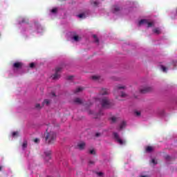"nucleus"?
I'll return each mask as SVG.
<instances>
[{
	"mask_svg": "<svg viewBox=\"0 0 177 177\" xmlns=\"http://www.w3.org/2000/svg\"><path fill=\"white\" fill-rule=\"evenodd\" d=\"M56 132L53 131V130H52V127L49 126L44 135V139H45L46 143L48 145H53V143L56 142Z\"/></svg>",
	"mask_w": 177,
	"mask_h": 177,
	"instance_id": "nucleus-1",
	"label": "nucleus"
},
{
	"mask_svg": "<svg viewBox=\"0 0 177 177\" xmlns=\"http://www.w3.org/2000/svg\"><path fill=\"white\" fill-rule=\"evenodd\" d=\"M177 68V60L174 59L171 62H165L160 64V69L162 73H167L168 70H174Z\"/></svg>",
	"mask_w": 177,
	"mask_h": 177,
	"instance_id": "nucleus-2",
	"label": "nucleus"
},
{
	"mask_svg": "<svg viewBox=\"0 0 177 177\" xmlns=\"http://www.w3.org/2000/svg\"><path fill=\"white\" fill-rule=\"evenodd\" d=\"M113 139L118 145H120V146H124L127 145V140L125 138L120 136V134L117 132L113 133Z\"/></svg>",
	"mask_w": 177,
	"mask_h": 177,
	"instance_id": "nucleus-3",
	"label": "nucleus"
},
{
	"mask_svg": "<svg viewBox=\"0 0 177 177\" xmlns=\"http://www.w3.org/2000/svg\"><path fill=\"white\" fill-rule=\"evenodd\" d=\"M138 26H145V27H147V28L154 27V22L149 19H141L138 21Z\"/></svg>",
	"mask_w": 177,
	"mask_h": 177,
	"instance_id": "nucleus-4",
	"label": "nucleus"
},
{
	"mask_svg": "<svg viewBox=\"0 0 177 177\" xmlns=\"http://www.w3.org/2000/svg\"><path fill=\"white\" fill-rule=\"evenodd\" d=\"M30 30H35L37 34H42L44 32V29L42 26L39 25L38 23H34L30 26Z\"/></svg>",
	"mask_w": 177,
	"mask_h": 177,
	"instance_id": "nucleus-5",
	"label": "nucleus"
},
{
	"mask_svg": "<svg viewBox=\"0 0 177 177\" xmlns=\"http://www.w3.org/2000/svg\"><path fill=\"white\" fill-rule=\"evenodd\" d=\"M97 102H100L101 103L102 107L104 109H108V107H110V101L109 100V98L104 97L102 101L99 99H95V102L97 103Z\"/></svg>",
	"mask_w": 177,
	"mask_h": 177,
	"instance_id": "nucleus-6",
	"label": "nucleus"
},
{
	"mask_svg": "<svg viewBox=\"0 0 177 177\" xmlns=\"http://www.w3.org/2000/svg\"><path fill=\"white\" fill-rule=\"evenodd\" d=\"M61 71H62V66H57L55 68V73L50 75L51 80H59L60 78Z\"/></svg>",
	"mask_w": 177,
	"mask_h": 177,
	"instance_id": "nucleus-7",
	"label": "nucleus"
},
{
	"mask_svg": "<svg viewBox=\"0 0 177 177\" xmlns=\"http://www.w3.org/2000/svg\"><path fill=\"white\" fill-rule=\"evenodd\" d=\"M111 13L115 15L116 16H120L121 15V7L119 6H113L111 8Z\"/></svg>",
	"mask_w": 177,
	"mask_h": 177,
	"instance_id": "nucleus-8",
	"label": "nucleus"
},
{
	"mask_svg": "<svg viewBox=\"0 0 177 177\" xmlns=\"http://www.w3.org/2000/svg\"><path fill=\"white\" fill-rule=\"evenodd\" d=\"M152 88L150 86L145 85V86H142L139 91L141 93H147V92H150L151 91Z\"/></svg>",
	"mask_w": 177,
	"mask_h": 177,
	"instance_id": "nucleus-9",
	"label": "nucleus"
},
{
	"mask_svg": "<svg viewBox=\"0 0 177 177\" xmlns=\"http://www.w3.org/2000/svg\"><path fill=\"white\" fill-rule=\"evenodd\" d=\"M10 136L14 139H16L19 136H21V131H20V130L12 131L10 132Z\"/></svg>",
	"mask_w": 177,
	"mask_h": 177,
	"instance_id": "nucleus-10",
	"label": "nucleus"
},
{
	"mask_svg": "<svg viewBox=\"0 0 177 177\" xmlns=\"http://www.w3.org/2000/svg\"><path fill=\"white\" fill-rule=\"evenodd\" d=\"M21 67H23V62H15L12 65V68L14 71H17L18 70H20Z\"/></svg>",
	"mask_w": 177,
	"mask_h": 177,
	"instance_id": "nucleus-11",
	"label": "nucleus"
},
{
	"mask_svg": "<svg viewBox=\"0 0 177 177\" xmlns=\"http://www.w3.org/2000/svg\"><path fill=\"white\" fill-rule=\"evenodd\" d=\"M89 14H90L89 10H84L80 14H78L77 15V17H78V19H86V17H88Z\"/></svg>",
	"mask_w": 177,
	"mask_h": 177,
	"instance_id": "nucleus-12",
	"label": "nucleus"
},
{
	"mask_svg": "<svg viewBox=\"0 0 177 177\" xmlns=\"http://www.w3.org/2000/svg\"><path fill=\"white\" fill-rule=\"evenodd\" d=\"M52 154V151L50 150H46L44 152L43 157L46 161H49L50 160V155Z\"/></svg>",
	"mask_w": 177,
	"mask_h": 177,
	"instance_id": "nucleus-13",
	"label": "nucleus"
},
{
	"mask_svg": "<svg viewBox=\"0 0 177 177\" xmlns=\"http://www.w3.org/2000/svg\"><path fill=\"white\" fill-rule=\"evenodd\" d=\"M59 12V8L54 7L49 10V15L50 16H55Z\"/></svg>",
	"mask_w": 177,
	"mask_h": 177,
	"instance_id": "nucleus-14",
	"label": "nucleus"
},
{
	"mask_svg": "<svg viewBox=\"0 0 177 177\" xmlns=\"http://www.w3.org/2000/svg\"><path fill=\"white\" fill-rule=\"evenodd\" d=\"M72 40L74 42H80V41L81 40V37L80 35H78V34L75 33L72 37Z\"/></svg>",
	"mask_w": 177,
	"mask_h": 177,
	"instance_id": "nucleus-15",
	"label": "nucleus"
},
{
	"mask_svg": "<svg viewBox=\"0 0 177 177\" xmlns=\"http://www.w3.org/2000/svg\"><path fill=\"white\" fill-rule=\"evenodd\" d=\"M77 147L79 149V150H84V149H85V142L83 141L79 142Z\"/></svg>",
	"mask_w": 177,
	"mask_h": 177,
	"instance_id": "nucleus-16",
	"label": "nucleus"
},
{
	"mask_svg": "<svg viewBox=\"0 0 177 177\" xmlns=\"http://www.w3.org/2000/svg\"><path fill=\"white\" fill-rule=\"evenodd\" d=\"M28 145V142H27V140H24V141L22 142L21 147V149H22V150H23L24 151V150H26V149H27Z\"/></svg>",
	"mask_w": 177,
	"mask_h": 177,
	"instance_id": "nucleus-17",
	"label": "nucleus"
},
{
	"mask_svg": "<svg viewBox=\"0 0 177 177\" xmlns=\"http://www.w3.org/2000/svg\"><path fill=\"white\" fill-rule=\"evenodd\" d=\"M125 127H127V122L125 121H122L119 126V130L121 131L124 129Z\"/></svg>",
	"mask_w": 177,
	"mask_h": 177,
	"instance_id": "nucleus-18",
	"label": "nucleus"
},
{
	"mask_svg": "<svg viewBox=\"0 0 177 177\" xmlns=\"http://www.w3.org/2000/svg\"><path fill=\"white\" fill-rule=\"evenodd\" d=\"M154 150V147L152 146H148L146 147V151L147 153H151Z\"/></svg>",
	"mask_w": 177,
	"mask_h": 177,
	"instance_id": "nucleus-19",
	"label": "nucleus"
},
{
	"mask_svg": "<svg viewBox=\"0 0 177 177\" xmlns=\"http://www.w3.org/2000/svg\"><path fill=\"white\" fill-rule=\"evenodd\" d=\"M99 0H91V5L94 7L99 6Z\"/></svg>",
	"mask_w": 177,
	"mask_h": 177,
	"instance_id": "nucleus-20",
	"label": "nucleus"
},
{
	"mask_svg": "<svg viewBox=\"0 0 177 177\" xmlns=\"http://www.w3.org/2000/svg\"><path fill=\"white\" fill-rule=\"evenodd\" d=\"M50 104V100L46 99L42 103V106H49Z\"/></svg>",
	"mask_w": 177,
	"mask_h": 177,
	"instance_id": "nucleus-21",
	"label": "nucleus"
},
{
	"mask_svg": "<svg viewBox=\"0 0 177 177\" xmlns=\"http://www.w3.org/2000/svg\"><path fill=\"white\" fill-rule=\"evenodd\" d=\"M159 115H160V117H167V113H165V110L162 109L159 111Z\"/></svg>",
	"mask_w": 177,
	"mask_h": 177,
	"instance_id": "nucleus-22",
	"label": "nucleus"
},
{
	"mask_svg": "<svg viewBox=\"0 0 177 177\" xmlns=\"http://www.w3.org/2000/svg\"><path fill=\"white\" fill-rule=\"evenodd\" d=\"M153 32L154 34H161V29L160 28H155L153 29Z\"/></svg>",
	"mask_w": 177,
	"mask_h": 177,
	"instance_id": "nucleus-23",
	"label": "nucleus"
},
{
	"mask_svg": "<svg viewBox=\"0 0 177 177\" xmlns=\"http://www.w3.org/2000/svg\"><path fill=\"white\" fill-rule=\"evenodd\" d=\"M120 89H125V86L122 85V84H118V85L115 87V91H120Z\"/></svg>",
	"mask_w": 177,
	"mask_h": 177,
	"instance_id": "nucleus-24",
	"label": "nucleus"
},
{
	"mask_svg": "<svg viewBox=\"0 0 177 177\" xmlns=\"http://www.w3.org/2000/svg\"><path fill=\"white\" fill-rule=\"evenodd\" d=\"M109 91L106 88H102V91H101V94L102 95H109Z\"/></svg>",
	"mask_w": 177,
	"mask_h": 177,
	"instance_id": "nucleus-25",
	"label": "nucleus"
},
{
	"mask_svg": "<svg viewBox=\"0 0 177 177\" xmlns=\"http://www.w3.org/2000/svg\"><path fill=\"white\" fill-rule=\"evenodd\" d=\"M24 21H26L24 17H19L17 21V24H21V23H24Z\"/></svg>",
	"mask_w": 177,
	"mask_h": 177,
	"instance_id": "nucleus-26",
	"label": "nucleus"
},
{
	"mask_svg": "<svg viewBox=\"0 0 177 177\" xmlns=\"http://www.w3.org/2000/svg\"><path fill=\"white\" fill-rule=\"evenodd\" d=\"M88 151L89 154H92L93 156H95V154H96V150H95V149H90Z\"/></svg>",
	"mask_w": 177,
	"mask_h": 177,
	"instance_id": "nucleus-27",
	"label": "nucleus"
},
{
	"mask_svg": "<svg viewBox=\"0 0 177 177\" xmlns=\"http://www.w3.org/2000/svg\"><path fill=\"white\" fill-rule=\"evenodd\" d=\"M91 78L92 80H93V81H97V80L100 78V76L97 75H93Z\"/></svg>",
	"mask_w": 177,
	"mask_h": 177,
	"instance_id": "nucleus-28",
	"label": "nucleus"
},
{
	"mask_svg": "<svg viewBox=\"0 0 177 177\" xmlns=\"http://www.w3.org/2000/svg\"><path fill=\"white\" fill-rule=\"evenodd\" d=\"M82 91H84V88L78 87L76 88L75 92V93H79V92H82Z\"/></svg>",
	"mask_w": 177,
	"mask_h": 177,
	"instance_id": "nucleus-29",
	"label": "nucleus"
},
{
	"mask_svg": "<svg viewBox=\"0 0 177 177\" xmlns=\"http://www.w3.org/2000/svg\"><path fill=\"white\" fill-rule=\"evenodd\" d=\"M140 111H134V115H136V117H140Z\"/></svg>",
	"mask_w": 177,
	"mask_h": 177,
	"instance_id": "nucleus-30",
	"label": "nucleus"
},
{
	"mask_svg": "<svg viewBox=\"0 0 177 177\" xmlns=\"http://www.w3.org/2000/svg\"><path fill=\"white\" fill-rule=\"evenodd\" d=\"M151 164H153V165H156V164H157V159L155 158H151Z\"/></svg>",
	"mask_w": 177,
	"mask_h": 177,
	"instance_id": "nucleus-31",
	"label": "nucleus"
},
{
	"mask_svg": "<svg viewBox=\"0 0 177 177\" xmlns=\"http://www.w3.org/2000/svg\"><path fill=\"white\" fill-rule=\"evenodd\" d=\"M75 102L77 104H81V103H82V100L80 98H76L75 100Z\"/></svg>",
	"mask_w": 177,
	"mask_h": 177,
	"instance_id": "nucleus-32",
	"label": "nucleus"
},
{
	"mask_svg": "<svg viewBox=\"0 0 177 177\" xmlns=\"http://www.w3.org/2000/svg\"><path fill=\"white\" fill-rule=\"evenodd\" d=\"M97 176L98 177H104V174L103 172H102V171H98V172H97Z\"/></svg>",
	"mask_w": 177,
	"mask_h": 177,
	"instance_id": "nucleus-33",
	"label": "nucleus"
},
{
	"mask_svg": "<svg viewBox=\"0 0 177 177\" xmlns=\"http://www.w3.org/2000/svg\"><path fill=\"white\" fill-rule=\"evenodd\" d=\"M29 67L30 68H34V67H35V63H34V62L30 63L29 65Z\"/></svg>",
	"mask_w": 177,
	"mask_h": 177,
	"instance_id": "nucleus-34",
	"label": "nucleus"
},
{
	"mask_svg": "<svg viewBox=\"0 0 177 177\" xmlns=\"http://www.w3.org/2000/svg\"><path fill=\"white\" fill-rule=\"evenodd\" d=\"M111 120L112 122H115V121H117V118L115 116H113L112 118H111Z\"/></svg>",
	"mask_w": 177,
	"mask_h": 177,
	"instance_id": "nucleus-35",
	"label": "nucleus"
},
{
	"mask_svg": "<svg viewBox=\"0 0 177 177\" xmlns=\"http://www.w3.org/2000/svg\"><path fill=\"white\" fill-rule=\"evenodd\" d=\"M120 97H127V93L124 92L121 93Z\"/></svg>",
	"mask_w": 177,
	"mask_h": 177,
	"instance_id": "nucleus-36",
	"label": "nucleus"
},
{
	"mask_svg": "<svg viewBox=\"0 0 177 177\" xmlns=\"http://www.w3.org/2000/svg\"><path fill=\"white\" fill-rule=\"evenodd\" d=\"M93 38H94L95 42H99V39H97V37L96 35H93Z\"/></svg>",
	"mask_w": 177,
	"mask_h": 177,
	"instance_id": "nucleus-37",
	"label": "nucleus"
},
{
	"mask_svg": "<svg viewBox=\"0 0 177 177\" xmlns=\"http://www.w3.org/2000/svg\"><path fill=\"white\" fill-rule=\"evenodd\" d=\"M35 107H36V109H41V104H36Z\"/></svg>",
	"mask_w": 177,
	"mask_h": 177,
	"instance_id": "nucleus-38",
	"label": "nucleus"
},
{
	"mask_svg": "<svg viewBox=\"0 0 177 177\" xmlns=\"http://www.w3.org/2000/svg\"><path fill=\"white\" fill-rule=\"evenodd\" d=\"M34 142H35V143H39V138H35L34 140Z\"/></svg>",
	"mask_w": 177,
	"mask_h": 177,
	"instance_id": "nucleus-39",
	"label": "nucleus"
},
{
	"mask_svg": "<svg viewBox=\"0 0 177 177\" xmlns=\"http://www.w3.org/2000/svg\"><path fill=\"white\" fill-rule=\"evenodd\" d=\"M74 78V76H68V80H69V81H71V80H73Z\"/></svg>",
	"mask_w": 177,
	"mask_h": 177,
	"instance_id": "nucleus-40",
	"label": "nucleus"
},
{
	"mask_svg": "<svg viewBox=\"0 0 177 177\" xmlns=\"http://www.w3.org/2000/svg\"><path fill=\"white\" fill-rule=\"evenodd\" d=\"M140 177H149L148 175L141 174Z\"/></svg>",
	"mask_w": 177,
	"mask_h": 177,
	"instance_id": "nucleus-41",
	"label": "nucleus"
},
{
	"mask_svg": "<svg viewBox=\"0 0 177 177\" xmlns=\"http://www.w3.org/2000/svg\"><path fill=\"white\" fill-rule=\"evenodd\" d=\"M165 158H166V160H169L170 157H169V156L167 155V156H165Z\"/></svg>",
	"mask_w": 177,
	"mask_h": 177,
	"instance_id": "nucleus-42",
	"label": "nucleus"
},
{
	"mask_svg": "<svg viewBox=\"0 0 177 177\" xmlns=\"http://www.w3.org/2000/svg\"><path fill=\"white\" fill-rule=\"evenodd\" d=\"M3 168V167H2V166H0V172H1V171H2V169Z\"/></svg>",
	"mask_w": 177,
	"mask_h": 177,
	"instance_id": "nucleus-43",
	"label": "nucleus"
},
{
	"mask_svg": "<svg viewBox=\"0 0 177 177\" xmlns=\"http://www.w3.org/2000/svg\"><path fill=\"white\" fill-rule=\"evenodd\" d=\"M89 114H93V111H90Z\"/></svg>",
	"mask_w": 177,
	"mask_h": 177,
	"instance_id": "nucleus-44",
	"label": "nucleus"
},
{
	"mask_svg": "<svg viewBox=\"0 0 177 177\" xmlns=\"http://www.w3.org/2000/svg\"><path fill=\"white\" fill-rule=\"evenodd\" d=\"M95 118H99V115L95 117Z\"/></svg>",
	"mask_w": 177,
	"mask_h": 177,
	"instance_id": "nucleus-45",
	"label": "nucleus"
},
{
	"mask_svg": "<svg viewBox=\"0 0 177 177\" xmlns=\"http://www.w3.org/2000/svg\"><path fill=\"white\" fill-rule=\"evenodd\" d=\"M2 37V32H0V38Z\"/></svg>",
	"mask_w": 177,
	"mask_h": 177,
	"instance_id": "nucleus-46",
	"label": "nucleus"
},
{
	"mask_svg": "<svg viewBox=\"0 0 177 177\" xmlns=\"http://www.w3.org/2000/svg\"><path fill=\"white\" fill-rule=\"evenodd\" d=\"M89 164H93V162L90 161Z\"/></svg>",
	"mask_w": 177,
	"mask_h": 177,
	"instance_id": "nucleus-47",
	"label": "nucleus"
},
{
	"mask_svg": "<svg viewBox=\"0 0 177 177\" xmlns=\"http://www.w3.org/2000/svg\"><path fill=\"white\" fill-rule=\"evenodd\" d=\"M176 16H177V8H176Z\"/></svg>",
	"mask_w": 177,
	"mask_h": 177,
	"instance_id": "nucleus-48",
	"label": "nucleus"
},
{
	"mask_svg": "<svg viewBox=\"0 0 177 177\" xmlns=\"http://www.w3.org/2000/svg\"><path fill=\"white\" fill-rule=\"evenodd\" d=\"M53 96H55V93H53Z\"/></svg>",
	"mask_w": 177,
	"mask_h": 177,
	"instance_id": "nucleus-49",
	"label": "nucleus"
},
{
	"mask_svg": "<svg viewBox=\"0 0 177 177\" xmlns=\"http://www.w3.org/2000/svg\"><path fill=\"white\" fill-rule=\"evenodd\" d=\"M117 99H118L119 100H121V99H120L119 97H117Z\"/></svg>",
	"mask_w": 177,
	"mask_h": 177,
	"instance_id": "nucleus-50",
	"label": "nucleus"
}]
</instances>
